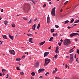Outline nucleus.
<instances>
[{
  "label": "nucleus",
  "mask_w": 79,
  "mask_h": 79,
  "mask_svg": "<svg viewBox=\"0 0 79 79\" xmlns=\"http://www.w3.org/2000/svg\"><path fill=\"white\" fill-rule=\"evenodd\" d=\"M56 28H58V27H59V26H58V25H56L55 26Z\"/></svg>",
  "instance_id": "42"
},
{
  "label": "nucleus",
  "mask_w": 79,
  "mask_h": 79,
  "mask_svg": "<svg viewBox=\"0 0 79 79\" xmlns=\"http://www.w3.org/2000/svg\"><path fill=\"white\" fill-rule=\"evenodd\" d=\"M67 28L69 29H71V28H73V27H67Z\"/></svg>",
  "instance_id": "44"
},
{
  "label": "nucleus",
  "mask_w": 79,
  "mask_h": 79,
  "mask_svg": "<svg viewBox=\"0 0 79 79\" xmlns=\"http://www.w3.org/2000/svg\"><path fill=\"white\" fill-rule=\"evenodd\" d=\"M24 7L25 8H28V9L30 8V6L29 5V4L26 3Z\"/></svg>",
  "instance_id": "6"
},
{
  "label": "nucleus",
  "mask_w": 79,
  "mask_h": 79,
  "mask_svg": "<svg viewBox=\"0 0 79 79\" xmlns=\"http://www.w3.org/2000/svg\"><path fill=\"white\" fill-rule=\"evenodd\" d=\"M53 36H54V37H56V35H58V34L57 33H56V34H53Z\"/></svg>",
  "instance_id": "24"
},
{
  "label": "nucleus",
  "mask_w": 79,
  "mask_h": 79,
  "mask_svg": "<svg viewBox=\"0 0 79 79\" xmlns=\"http://www.w3.org/2000/svg\"><path fill=\"white\" fill-rule=\"evenodd\" d=\"M31 79H34V78H33V77H31Z\"/></svg>",
  "instance_id": "64"
},
{
  "label": "nucleus",
  "mask_w": 79,
  "mask_h": 79,
  "mask_svg": "<svg viewBox=\"0 0 79 79\" xmlns=\"http://www.w3.org/2000/svg\"><path fill=\"white\" fill-rule=\"evenodd\" d=\"M40 79H42V78H43V77L42 76H41L40 77Z\"/></svg>",
  "instance_id": "53"
},
{
  "label": "nucleus",
  "mask_w": 79,
  "mask_h": 79,
  "mask_svg": "<svg viewBox=\"0 0 79 79\" xmlns=\"http://www.w3.org/2000/svg\"><path fill=\"white\" fill-rule=\"evenodd\" d=\"M2 36L3 38H4V39H7L8 38H7V37H6V36L5 35H2Z\"/></svg>",
  "instance_id": "16"
},
{
  "label": "nucleus",
  "mask_w": 79,
  "mask_h": 79,
  "mask_svg": "<svg viewBox=\"0 0 79 79\" xmlns=\"http://www.w3.org/2000/svg\"><path fill=\"white\" fill-rule=\"evenodd\" d=\"M75 42H77V39H76L75 40Z\"/></svg>",
  "instance_id": "58"
},
{
  "label": "nucleus",
  "mask_w": 79,
  "mask_h": 79,
  "mask_svg": "<svg viewBox=\"0 0 79 79\" xmlns=\"http://www.w3.org/2000/svg\"><path fill=\"white\" fill-rule=\"evenodd\" d=\"M30 1H31V2H32V3H33L34 4H35V1H34L33 0H30Z\"/></svg>",
  "instance_id": "33"
},
{
  "label": "nucleus",
  "mask_w": 79,
  "mask_h": 79,
  "mask_svg": "<svg viewBox=\"0 0 79 79\" xmlns=\"http://www.w3.org/2000/svg\"><path fill=\"white\" fill-rule=\"evenodd\" d=\"M27 35H28V36H33V35H31L29 34H27Z\"/></svg>",
  "instance_id": "50"
},
{
  "label": "nucleus",
  "mask_w": 79,
  "mask_h": 79,
  "mask_svg": "<svg viewBox=\"0 0 79 79\" xmlns=\"http://www.w3.org/2000/svg\"><path fill=\"white\" fill-rule=\"evenodd\" d=\"M40 23H39L37 26L38 29H39V28H40Z\"/></svg>",
  "instance_id": "20"
},
{
  "label": "nucleus",
  "mask_w": 79,
  "mask_h": 79,
  "mask_svg": "<svg viewBox=\"0 0 79 79\" xmlns=\"http://www.w3.org/2000/svg\"><path fill=\"white\" fill-rule=\"evenodd\" d=\"M61 44H62V43H58V45H59V46H61Z\"/></svg>",
  "instance_id": "49"
},
{
  "label": "nucleus",
  "mask_w": 79,
  "mask_h": 79,
  "mask_svg": "<svg viewBox=\"0 0 79 79\" xmlns=\"http://www.w3.org/2000/svg\"><path fill=\"white\" fill-rule=\"evenodd\" d=\"M52 48V46H50L48 48V49H51Z\"/></svg>",
  "instance_id": "54"
},
{
  "label": "nucleus",
  "mask_w": 79,
  "mask_h": 79,
  "mask_svg": "<svg viewBox=\"0 0 79 79\" xmlns=\"http://www.w3.org/2000/svg\"><path fill=\"white\" fill-rule=\"evenodd\" d=\"M36 25L35 24H34L32 26V29H33V30H35V26Z\"/></svg>",
  "instance_id": "13"
},
{
  "label": "nucleus",
  "mask_w": 79,
  "mask_h": 79,
  "mask_svg": "<svg viewBox=\"0 0 79 79\" xmlns=\"http://www.w3.org/2000/svg\"><path fill=\"white\" fill-rule=\"evenodd\" d=\"M65 68H68V65L66 64L65 65Z\"/></svg>",
  "instance_id": "56"
},
{
  "label": "nucleus",
  "mask_w": 79,
  "mask_h": 79,
  "mask_svg": "<svg viewBox=\"0 0 79 79\" xmlns=\"http://www.w3.org/2000/svg\"><path fill=\"white\" fill-rule=\"evenodd\" d=\"M12 27H15V24L14 23H13L12 24Z\"/></svg>",
  "instance_id": "36"
},
{
  "label": "nucleus",
  "mask_w": 79,
  "mask_h": 79,
  "mask_svg": "<svg viewBox=\"0 0 79 79\" xmlns=\"http://www.w3.org/2000/svg\"><path fill=\"white\" fill-rule=\"evenodd\" d=\"M45 71V69H40L38 70V73H40L42 72L43 71Z\"/></svg>",
  "instance_id": "8"
},
{
  "label": "nucleus",
  "mask_w": 79,
  "mask_h": 79,
  "mask_svg": "<svg viewBox=\"0 0 79 79\" xmlns=\"http://www.w3.org/2000/svg\"><path fill=\"white\" fill-rule=\"evenodd\" d=\"M58 57V55L56 54L55 56H54V57L56 58Z\"/></svg>",
  "instance_id": "38"
},
{
  "label": "nucleus",
  "mask_w": 79,
  "mask_h": 79,
  "mask_svg": "<svg viewBox=\"0 0 79 79\" xmlns=\"http://www.w3.org/2000/svg\"><path fill=\"white\" fill-rule=\"evenodd\" d=\"M55 79H61V78H60L58 77H56Z\"/></svg>",
  "instance_id": "45"
},
{
  "label": "nucleus",
  "mask_w": 79,
  "mask_h": 79,
  "mask_svg": "<svg viewBox=\"0 0 79 79\" xmlns=\"http://www.w3.org/2000/svg\"><path fill=\"white\" fill-rule=\"evenodd\" d=\"M2 73H4V72H5V71H6V70L5 69H2Z\"/></svg>",
  "instance_id": "37"
},
{
  "label": "nucleus",
  "mask_w": 79,
  "mask_h": 79,
  "mask_svg": "<svg viewBox=\"0 0 79 79\" xmlns=\"http://www.w3.org/2000/svg\"><path fill=\"white\" fill-rule=\"evenodd\" d=\"M55 9H56V7H54L52 9V11H55Z\"/></svg>",
  "instance_id": "25"
},
{
  "label": "nucleus",
  "mask_w": 79,
  "mask_h": 79,
  "mask_svg": "<svg viewBox=\"0 0 79 79\" xmlns=\"http://www.w3.org/2000/svg\"><path fill=\"white\" fill-rule=\"evenodd\" d=\"M32 19L30 20L28 22V24H30L31 23H32Z\"/></svg>",
  "instance_id": "27"
},
{
  "label": "nucleus",
  "mask_w": 79,
  "mask_h": 79,
  "mask_svg": "<svg viewBox=\"0 0 79 79\" xmlns=\"http://www.w3.org/2000/svg\"><path fill=\"white\" fill-rule=\"evenodd\" d=\"M58 49H59L58 47H56V53H59V52H58Z\"/></svg>",
  "instance_id": "12"
},
{
  "label": "nucleus",
  "mask_w": 79,
  "mask_h": 79,
  "mask_svg": "<svg viewBox=\"0 0 79 79\" xmlns=\"http://www.w3.org/2000/svg\"><path fill=\"white\" fill-rule=\"evenodd\" d=\"M78 34V33H73L70 35V37H73V36H74V35H77Z\"/></svg>",
  "instance_id": "4"
},
{
  "label": "nucleus",
  "mask_w": 79,
  "mask_h": 79,
  "mask_svg": "<svg viewBox=\"0 0 79 79\" xmlns=\"http://www.w3.org/2000/svg\"><path fill=\"white\" fill-rule=\"evenodd\" d=\"M56 70H53V72H52V73L53 74H54V73H56Z\"/></svg>",
  "instance_id": "43"
},
{
  "label": "nucleus",
  "mask_w": 79,
  "mask_h": 79,
  "mask_svg": "<svg viewBox=\"0 0 79 79\" xmlns=\"http://www.w3.org/2000/svg\"><path fill=\"white\" fill-rule=\"evenodd\" d=\"M49 5H52V2H50L49 3Z\"/></svg>",
  "instance_id": "62"
},
{
  "label": "nucleus",
  "mask_w": 79,
  "mask_h": 79,
  "mask_svg": "<svg viewBox=\"0 0 79 79\" xmlns=\"http://www.w3.org/2000/svg\"><path fill=\"white\" fill-rule=\"evenodd\" d=\"M9 52L10 54H12V55H15V51L13 50H10Z\"/></svg>",
  "instance_id": "3"
},
{
  "label": "nucleus",
  "mask_w": 79,
  "mask_h": 79,
  "mask_svg": "<svg viewBox=\"0 0 79 79\" xmlns=\"http://www.w3.org/2000/svg\"><path fill=\"white\" fill-rule=\"evenodd\" d=\"M79 23V19H77L74 22V23Z\"/></svg>",
  "instance_id": "26"
},
{
  "label": "nucleus",
  "mask_w": 79,
  "mask_h": 79,
  "mask_svg": "<svg viewBox=\"0 0 79 79\" xmlns=\"http://www.w3.org/2000/svg\"><path fill=\"white\" fill-rule=\"evenodd\" d=\"M9 37L10 38V39H11V40H13V36L10 35V34H9Z\"/></svg>",
  "instance_id": "14"
},
{
  "label": "nucleus",
  "mask_w": 79,
  "mask_h": 79,
  "mask_svg": "<svg viewBox=\"0 0 79 79\" xmlns=\"http://www.w3.org/2000/svg\"><path fill=\"white\" fill-rule=\"evenodd\" d=\"M19 68H20L19 67H16V69H17V70H21V69H20Z\"/></svg>",
  "instance_id": "32"
},
{
  "label": "nucleus",
  "mask_w": 79,
  "mask_h": 79,
  "mask_svg": "<svg viewBox=\"0 0 79 79\" xmlns=\"http://www.w3.org/2000/svg\"><path fill=\"white\" fill-rule=\"evenodd\" d=\"M53 37H51L50 38L49 41L50 42H52V40H53Z\"/></svg>",
  "instance_id": "21"
},
{
  "label": "nucleus",
  "mask_w": 79,
  "mask_h": 79,
  "mask_svg": "<svg viewBox=\"0 0 79 79\" xmlns=\"http://www.w3.org/2000/svg\"><path fill=\"white\" fill-rule=\"evenodd\" d=\"M68 3V1H66V2H65L64 3V5H66V4H67Z\"/></svg>",
  "instance_id": "34"
},
{
  "label": "nucleus",
  "mask_w": 79,
  "mask_h": 79,
  "mask_svg": "<svg viewBox=\"0 0 79 79\" xmlns=\"http://www.w3.org/2000/svg\"><path fill=\"white\" fill-rule=\"evenodd\" d=\"M47 21L48 24L50 23V17H47Z\"/></svg>",
  "instance_id": "18"
},
{
  "label": "nucleus",
  "mask_w": 79,
  "mask_h": 79,
  "mask_svg": "<svg viewBox=\"0 0 79 79\" xmlns=\"http://www.w3.org/2000/svg\"><path fill=\"white\" fill-rule=\"evenodd\" d=\"M76 61H77V62H78V58H77L76 59Z\"/></svg>",
  "instance_id": "57"
},
{
  "label": "nucleus",
  "mask_w": 79,
  "mask_h": 79,
  "mask_svg": "<svg viewBox=\"0 0 79 79\" xmlns=\"http://www.w3.org/2000/svg\"><path fill=\"white\" fill-rule=\"evenodd\" d=\"M73 54H71L70 55V57H71L72 56H73Z\"/></svg>",
  "instance_id": "46"
},
{
  "label": "nucleus",
  "mask_w": 79,
  "mask_h": 79,
  "mask_svg": "<svg viewBox=\"0 0 79 79\" xmlns=\"http://www.w3.org/2000/svg\"><path fill=\"white\" fill-rule=\"evenodd\" d=\"M24 53H25V54H27V55H28V52H25Z\"/></svg>",
  "instance_id": "51"
},
{
  "label": "nucleus",
  "mask_w": 79,
  "mask_h": 79,
  "mask_svg": "<svg viewBox=\"0 0 79 79\" xmlns=\"http://www.w3.org/2000/svg\"><path fill=\"white\" fill-rule=\"evenodd\" d=\"M60 41L62 42H63V40L61 39L60 40Z\"/></svg>",
  "instance_id": "61"
},
{
  "label": "nucleus",
  "mask_w": 79,
  "mask_h": 79,
  "mask_svg": "<svg viewBox=\"0 0 79 79\" xmlns=\"http://www.w3.org/2000/svg\"><path fill=\"white\" fill-rule=\"evenodd\" d=\"M50 59L46 58L45 59V62L44 64V66H46L49 63V62L50 61Z\"/></svg>",
  "instance_id": "2"
},
{
  "label": "nucleus",
  "mask_w": 79,
  "mask_h": 79,
  "mask_svg": "<svg viewBox=\"0 0 79 79\" xmlns=\"http://www.w3.org/2000/svg\"><path fill=\"white\" fill-rule=\"evenodd\" d=\"M22 58H25V56L24 55L22 57Z\"/></svg>",
  "instance_id": "59"
},
{
  "label": "nucleus",
  "mask_w": 79,
  "mask_h": 79,
  "mask_svg": "<svg viewBox=\"0 0 79 79\" xmlns=\"http://www.w3.org/2000/svg\"><path fill=\"white\" fill-rule=\"evenodd\" d=\"M74 19L73 18H72V20L70 21V23H73V22H74Z\"/></svg>",
  "instance_id": "22"
},
{
  "label": "nucleus",
  "mask_w": 79,
  "mask_h": 79,
  "mask_svg": "<svg viewBox=\"0 0 79 79\" xmlns=\"http://www.w3.org/2000/svg\"><path fill=\"white\" fill-rule=\"evenodd\" d=\"M16 61H20V60H21V59L20 58H16Z\"/></svg>",
  "instance_id": "31"
},
{
  "label": "nucleus",
  "mask_w": 79,
  "mask_h": 79,
  "mask_svg": "<svg viewBox=\"0 0 79 79\" xmlns=\"http://www.w3.org/2000/svg\"><path fill=\"white\" fill-rule=\"evenodd\" d=\"M8 77H9V75L8 74H7L6 75V79H8Z\"/></svg>",
  "instance_id": "41"
},
{
  "label": "nucleus",
  "mask_w": 79,
  "mask_h": 79,
  "mask_svg": "<svg viewBox=\"0 0 79 79\" xmlns=\"http://www.w3.org/2000/svg\"><path fill=\"white\" fill-rule=\"evenodd\" d=\"M47 74H49V72H47L45 74V76H47Z\"/></svg>",
  "instance_id": "39"
},
{
  "label": "nucleus",
  "mask_w": 79,
  "mask_h": 79,
  "mask_svg": "<svg viewBox=\"0 0 79 79\" xmlns=\"http://www.w3.org/2000/svg\"><path fill=\"white\" fill-rule=\"evenodd\" d=\"M74 57L73 56H72V57H70V63H72V62H73V58Z\"/></svg>",
  "instance_id": "9"
},
{
  "label": "nucleus",
  "mask_w": 79,
  "mask_h": 79,
  "mask_svg": "<svg viewBox=\"0 0 79 79\" xmlns=\"http://www.w3.org/2000/svg\"><path fill=\"white\" fill-rule=\"evenodd\" d=\"M37 21V18H35V19L33 20V21Z\"/></svg>",
  "instance_id": "52"
},
{
  "label": "nucleus",
  "mask_w": 79,
  "mask_h": 79,
  "mask_svg": "<svg viewBox=\"0 0 79 79\" xmlns=\"http://www.w3.org/2000/svg\"><path fill=\"white\" fill-rule=\"evenodd\" d=\"M69 44H71V40L69 39H66L64 40V45L68 46Z\"/></svg>",
  "instance_id": "1"
},
{
  "label": "nucleus",
  "mask_w": 79,
  "mask_h": 79,
  "mask_svg": "<svg viewBox=\"0 0 79 79\" xmlns=\"http://www.w3.org/2000/svg\"><path fill=\"white\" fill-rule=\"evenodd\" d=\"M77 53H78L79 55V49H77Z\"/></svg>",
  "instance_id": "40"
},
{
  "label": "nucleus",
  "mask_w": 79,
  "mask_h": 79,
  "mask_svg": "<svg viewBox=\"0 0 79 79\" xmlns=\"http://www.w3.org/2000/svg\"><path fill=\"white\" fill-rule=\"evenodd\" d=\"M7 23H8V21H4V24L5 25H6Z\"/></svg>",
  "instance_id": "28"
},
{
  "label": "nucleus",
  "mask_w": 79,
  "mask_h": 79,
  "mask_svg": "<svg viewBox=\"0 0 79 79\" xmlns=\"http://www.w3.org/2000/svg\"><path fill=\"white\" fill-rule=\"evenodd\" d=\"M75 48V46H74L72 49H71L70 50V53H72V52H74V50H74V49ZM71 50H72V52H71Z\"/></svg>",
  "instance_id": "11"
},
{
  "label": "nucleus",
  "mask_w": 79,
  "mask_h": 79,
  "mask_svg": "<svg viewBox=\"0 0 79 79\" xmlns=\"http://www.w3.org/2000/svg\"><path fill=\"white\" fill-rule=\"evenodd\" d=\"M45 41L42 42L39 44L40 45H42L44 44H45Z\"/></svg>",
  "instance_id": "17"
},
{
  "label": "nucleus",
  "mask_w": 79,
  "mask_h": 79,
  "mask_svg": "<svg viewBox=\"0 0 79 79\" xmlns=\"http://www.w3.org/2000/svg\"><path fill=\"white\" fill-rule=\"evenodd\" d=\"M69 22V21L67 20L66 21H65L64 24H66L67 23H68Z\"/></svg>",
  "instance_id": "29"
},
{
  "label": "nucleus",
  "mask_w": 79,
  "mask_h": 79,
  "mask_svg": "<svg viewBox=\"0 0 79 79\" xmlns=\"http://www.w3.org/2000/svg\"><path fill=\"white\" fill-rule=\"evenodd\" d=\"M54 31H55V29H52L51 30V32H52H52H54Z\"/></svg>",
  "instance_id": "23"
},
{
  "label": "nucleus",
  "mask_w": 79,
  "mask_h": 79,
  "mask_svg": "<svg viewBox=\"0 0 79 79\" xmlns=\"http://www.w3.org/2000/svg\"><path fill=\"white\" fill-rule=\"evenodd\" d=\"M77 25V24H74L72 26V27H73V26H76Z\"/></svg>",
  "instance_id": "47"
},
{
  "label": "nucleus",
  "mask_w": 79,
  "mask_h": 79,
  "mask_svg": "<svg viewBox=\"0 0 79 79\" xmlns=\"http://www.w3.org/2000/svg\"><path fill=\"white\" fill-rule=\"evenodd\" d=\"M32 38H30L29 39V42H30V43H33V42H32Z\"/></svg>",
  "instance_id": "15"
},
{
  "label": "nucleus",
  "mask_w": 79,
  "mask_h": 79,
  "mask_svg": "<svg viewBox=\"0 0 79 79\" xmlns=\"http://www.w3.org/2000/svg\"><path fill=\"white\" fill-rule=\"evenodd\" d=\"M35 68H39V64L38 62H37L35 64Z\"/></svg>",
  "instance_id": "5"
},
{
  "label": "nucleus",
  "mask_w": 79,
  "mask_h": 79,
  "mask_svg": "<svg viewBox=\"0 0 79 79\" xmlns=\"http://www.w3.org/2000/svg\"><path fill=\"white\" fill-rule=\"evenodd\" d=\"M3 75V74L2 73H0V76H2Z\"/></svg>",
  "instance_id": "55"
},
{
  "label": "nucleus",
  "mask_w": 79,
  "mask_h": 79,
  "mask_svg": "<svg viewBox=\"0 0 79 79\" xmlns=\"http://www.w3.org/2000/svg\"><path fill=\"white\" fill-rule=\"evenodd\" d=\"M31 74L32 76H34L35 75V72H32L31 73Z\"/></svg>",
  "instance_id": "19"
},
{
  "label": "nucleus",
  "mask_w": 79,
  "mask_h": 79,
  "mask_svg": "<svg viewBox=\"0 0 79 79\" xmlns=\"http://www.w3.org/2000/svg\"><path fill=\"white\" fill-rule=\"evenodd\" d=\"M51 14L52 16H55V11H51Z\"/></svg>",
  "instance_id": "10"
},
{
  "label": "nucleus",
  "mask_w": 79,
  "mask_h": 79,
  "mask_svg": "<svg viewBox=\"0 0 79 79\" xmlns=\"http://www.w3.org/2000/svg\"><path fill=\"white\" fill-rule=\"evenodd\" d=\"M46 6V4H44L43 6V7H45Z\"/></svg>",
  "instance_id": "48"
},
{
  "label": "nucleus",
  "mask_w": 79,
  "mask_h": 79,
  "mask_svg": "<svg viewBox=\"0 0 79 79\" xmlns=\"http://www.w3.org/2000/svg\"><path fill=\"white\" fill-rule=\"evenodd\" d=\"M2 44V41L0 40V45H1Z\"/></svg>",
  "instance_id": "63"
},
{
  "label": "nucleus",
  "mask_w": 79,
  "mask_h": 79,
  "mask_svg": "<svg viewBox=\"0 0 79 79\" xmlns=\"http://www.w3.org/2000/svg\"><path fill=\"white\" fill-rule=\"evenodd\" d=\"M49 53H50L49 52H45L44 53V57L47 56H48V54H49Z\"/></svg>",
  "instance_id": "7"
},
{
  "label": "nucleus",
  "mask_w": 79,
  "mask_h": 79,
  "mask_svg": "<svg viewBox=\"0 0 79 79\" xmlns=\"http://www.w3.org/2000/svg\"><path fill=\"white\" fill-rule=\"evenodd\" d=\"M20 74L21 75V76H23V75H24V73L23 72L20 73Z\"/></svg>",
  "instance_id": "30"
},
{
  "label": "nucleus",
  "mask_w": 79,
  "mask_h": 79,
  "mask_svg": "<svg viewBox=\"0 0 79 79\" xmlns=\"http://www.w3.org/2000/svg\"><path fill=\"white\" fill-rule=\"evenodd\" d=\"M1 12H3V9H2L1 10Z\"/></svg>",
  "instance_id": "60"
},
{
  "label": "nucleus",
  "mask_w": 79,
  "mask_h": 79,
  "mask_svg": "<svg viewBox=\"0 0 79 79\" xmlns=\"http://www.w3.org/2000/svg\"><path fill=\"white\" fill-rule=\"evenodd\" d=\"M23 19H24L25 21H26V20L27 19V18L26 17H23Z\"/></svg>",
  "instance_id": "35"
}]
</instances>
